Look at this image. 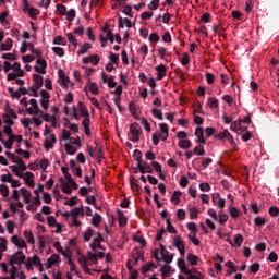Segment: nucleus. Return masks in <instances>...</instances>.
<instances>
[{
	"label": "nucleus",
	"mask_w": 279,
	"mask_h": 279,
	"mask_svg": "<svg viewBox=\"0 0 279 279\" xmlns=\"http://www.w3.org/2000/svg\"><path fill=\"white\" fill-rule=\"evenodd\" d=\"M27 260V256L23 254V251H17L15 254L9 256V265L11 267H19L21 269V265Z\"/></svg>",
	"instance_id": "obj_1"
},
{
	"label": "nucleus",
	"mask_w": 279,
	"mask_h": 279,
	"mask_svg": "<svg viewBox=\"0 0 279 279\" xmlns=\"http://www.w3.org/2000/svg\"><path fill=\"white\" fill-rule=\"evenodd\" d=\"M60 182L62 184L61 189L65 193V195H71L73 191H77V189H80V185L77 184V182H75V180L70 181V183H64V179L60 178Z\"/></svg>",
	"instance_id": "obj_2"
},
{
	"label": "nucleus",
	"mask_w": 279,
	"mask_h": 279,
	"mask_svg": "<svg viewBox=\"0 0 279 279\" xmlns=\"http://www.w3.org/2000/svg\"><path fill=\"white\" fill-rule=\"evenodd\" d=\"M141 129H138V122L132 123L130 125V141H132V143H138L141 141Z\"/></svg>",
	"instance_id": "obj_3"
},
{
	"label": "nucleus",
	"mask_w": 279,
	"mask_h": 279,
	"mask_svg": "<svg viewBox=\"0 0 279 279\" xmlns=\"http://www.w3.org/2000/svg\"><path fill=\"white\" fill-rule=\"evenodd\" d=\"M134 170H135L134 173H138V171L140 173H143V174L154 173V168H151V166L147 161L145 162L142 161V163H140L137 168H134Z\"/></svg>",
	"instance_id": "obj_4"
},
{
	"label": "nucleus",
	"mask_w": 279,
	"mask_h": 279,
	"mask_svg": "<svg viewBox=\"0 0 279 279\" xmlns=\"http://www.w3.org/2000/svg\"><path fill=\"white\" fill-rule=\"evenodd\" d=\"M41 99L40 105L44 110H49V99H51V95H49V92L41 89L40 90Z\"/></svg>",
	"instance_id": "obj_5"
},
{
	"label": "nucleus",
	"mask_w": 279,
	"mask_h": 279,
	"mask_svg": "<svg viewBox=\"0 0 279 279\" xmlns=\"http://www.w3.org/2000/svg\"><path fill=\"white\" fill-rule=\"evenodd\" d=\"M34 69L36 73H41V75H45V73H47V61H45L41 58H38Z\"/></svg>",
	"instance_id": "obj_6"
},
{
	"label": "nucleus",
	"mask_w": 279,
	"mask_h": 279,
	"mask_svg": "<svg viewBox=\"0 0 279 279\" xmlns=\"http://www.w3.org/2000/svg\"><path fill=\"white\" fill-rule=\"evenodd\" d=\"M211 201L218 206V208H220V210H223V208H226V199L221 198V195H219V193L213 194Z\"/></svg>",
	"instance_id": "obj_7"
},
{
	"label": "nucleus",
	"mask_w": 279,
	"mask_h": 279,
	"mask_svg": "<svg viewBox=\"0 0 279 279\" xmlns=\"http://www.w3.org/2000/svg\"><path fill=\"white\" fill-rule=\"evenodd\" d=\"M174 247L179 250L181 256H184L186 254V251L184 250V241H182L180 236L174 238Z\"/></svg>",
	"instance_id": "obj_8"
},
{
	"label": "nucleus",
	"mask_w": 279,
	"mask_h": 279,
	"mask_svg": "<svg viewBox=\"0 0 279 279\" xmlns=\"http://www.w3.org/2000/svg\"><path fill=\"white\" fill-rule=\"evenodd\" d=\"M155 71H157V80H163L167 76V66L165 64H159L155 68Z\"/></svg>",
	"instance_id": "obj_9"
},
{
	"label": "nucleus",
	"mask_w": 279,
	"mask_h": 279,
	"mask_svg": "<svg viewBox=\"0 0 279 279\" xmlns=\"http://www.w3.org/2000/svg\"><path fill=\"white\" fill-rule=\"evenodd\" d=\"M135 254L137 256H134L133 258H130L129 260H131V264L133 267H136V265H138V260H145V253H141L138 252V248L134 250Z\"/></svg>",
	"instance_id": "obj_10"
},
{
	"label": "nucleus",
	"mask_w": 279,
	"mask_h": 279,
	"mask_svg": "<svg viewBox=\"0 0 279 279\" xmlns=\"http://www.w3.org/2000/svg\"><path fill=\"white\" fill-rule=\"evenodd\" d=\"M118 27L119 29H123L124 27H128L129 29H132V21L128 17H119L118 19Z\"/></svg>",
	"instance_id": "obj_11"
},
{
	"label": "nucleus",
	"mask_w": 279,
	"mask_h": 279,
	"mask_svg": "<svg viewBox=\"0 0 279 279\" xmlns=\"http://www.w3.org/2000/svg\"><path fill=\"white\" fill-rule=\"evenodd\" d=\"M11 242L13 243V245H16V247H20V248L27 247V243H25V240L20 239L19 235H13L11 238Z\"/></svg>",
	"instance_id": "obj_12"
},
{
	"label": "nucleus",
	"mask_w": 279,
	"mask_h": 279,
	"mask_svg": "<svg viewBox=\"0 0 279 279\" xmlns=\"http://www.w3.org/2000/svg\"><path fill=\"white\" fill-rule=\"evenodd\" d=\"M60 255L58 254H53L51 255L46 263V267L47 269H51V267H53V265H56V263H60Z\"/></svg>",
	"instance_id": "obj_13"
},
{
	"label": "nucleus",
	"mask_w": 279,
	"mask_h": 279,
	"mask_svg": "<svg viewBox=\"0 0 279 279\" xmlns=\"http://www.w3.org/2000/svg\"><path fill=\"white\" fill-rule=\"evenodd\" d=\"M240 120L232 122L230 129L233 130V132H244L247 130V126H243Z\"/></svg>",
	"instance_id": "obj_14"
},
{
	"label": "nucleus",
	"mask_w": 279,
	"mask_h": 279,
	"mask_svg": "<svg viewBox=\"0 0 279 279\" xmlns=\"http://www.w3.org/2000/svg\"><path fill=\"white\" fill-rule=\"evenodd\" d=\"M117 215L120 228L128 226V218L125 217V214H123V210L117 209Z\"/></svg>",
	"instance_id": "obj_15"
},
{
	"label": "nucleus",
	"mask_w": 279,
	"mask_h": 279,
	"mask_svg": "<svg viewBox=\"0 0 279 279\" xmlns=\"http://www.w3.org/2000/svg\"><path fill=\"white\" fill-rule=\"evenodd\" d=\"M33 180H34V173L26 172L24 174L25 184H27V186H29L31 189H34V186L36 185Z\"/></svg>",
	"instance_id": "obj_16"
},
{
	"label": "nucleus",
	"mask_w": 279,
	"mask_h": 279,
	"mask_svg": "<svg viewBox=\"0 0 279 279\" xmlns=\"http://www.w3.org/2000/svg\"><path fill=\"white\" fill-rule=\"evenodd\" d=\"M33 80H34V88H43V82H44V78H43V75L40 74H34L33 75Z\"/></svg>",
	"instance_id": "obj_17"
},
{
	"label": "nucleus",
	"mask_w": 279,
	"mask_h": 279,
	"mask_svg": "<svg viewBox=\"0 0 279 279\" xmlns=\"http://www.w3.org/2000/svg\"><path fill=\"white\" fill-rule=\"evenodd\" d=\"M133 241L140 243L142 247H145V245H147V241L145 240L143 234H141V231H137V233L133 235Z\"/></svg>",
	"instance_id": "obj_18"
},
{
	"label": "nucleus",
	"mask_w": 279,
	"mask_h": 279,
	"mask_svg": "<svg viewBox=\"0 0 279 279\" xmlns=\"http://www.w3.org/2000/svg\"><path fill=\"white\" fill-rule=\"evenodd\" d=\"M12 38H7L4 43L0 45V51H10L12 50Z\"/></svg>",
	"instance_id": "obj_19"
},
{
	"label": "nucleus",
	"mask_w": 279,
	"mask_h": 279,
	"mask_svg": "<svg viewBox=\"0 0 279 279\" xmlns=\"http://www.w3.org/2000/svg\"><path fill=\"white\" fill-rule=\"evenodd\" d=\"M133 158L137 162L135 168H138L140 165H143V153L138 149H135L133 153Z\"/></svg>",
	"instance_id": "obj_20"
},
{
	"label": "nucleus",
	"mask_w": 279,
	"mask_h": 279,
	"mask_svg": "<svg viewBox=\"0 0 279 279\" xmlns=\"http://www.w3.org/2000/svg\"><path fill=\"white\" fill-rule=\"evenodd\" d=\"M177 265L182 274H189V268L186 267L184 258H179Z\"/></svg>",
	"instance_id": "obj_21"
},
{
	"label": "nucleus",
	"mask_w": 279,
	"mask_h": 279,
	"mask_svg": "<svg viewBox=\"0 0 279 279\" xmlns=\"http://www.w3.org/2000/svg\"><path fill=\"white\" fill-rule=\"evenodd\" d=\"M58 75H59L63 86H65V88H66V84H71V78H69V76H66V74L64 73V70H59Z\"/></svg>",
	"instance_id": "obj_22"
},
{
	"label": "nucleus",
	"mask_w": 279,
	"mask_h": 279,
	"mask_svg": "<svg viewBox=\"0 0 279 279\" xmlns=\"http://www.w3.org/2000/svg\"><path fill=\"white\" fill-rule=\"evenodd\" d=\"M130 185L132 191H136L137 193H141V185H138V180H136V178L134 177L130 178Z\"/></svg>",
	"instance_id": "obj_23"
},
{
	"label": "nucleus",
	"mask_w": 279,
	"mask_h": 279,
	"mask_svg": "<svg viewBox=\"0 0 279 279\" xmlns=\"http://www.w3.org/2000/svg\"><path fill=\"white\" fill-rule=\"evenodd\" d=\"M122 13L125 14V16H129V19H134V13L132 12V5L130 4H122Z\"/></svg>",
	"instance_id": "obj_24"
},
{
	"label": "nucleus",
	"mask_w": 279,
	"mask_h": 279,
	"mask_svg": "<svg viewBox=\"0 0 279 279\" xmlns=\"http://www.w3.org/2000/svg\"><path fill=\"white\" fill-rule=\"evenodd\" d=\"M160 271H161V275H162L165 278H170L171 272L173 271V269H172L171 266H169V265H163V266L160 268Z\"/></svg>",
	"instance_id": "obj_25"
},
{
	"label": "nucleus",
	"mask_w": 279,
	"mask_h": 279,
	"mask_svg": "<svg viewBox=\"0 0 279 279\" xmlns=\"http://www.w3.org/2000/svg\"><path fill=\"white\" fill-rule=\"evenodd\" d=\"M11 69L14 70V73H17L19 77H23L25 75V71H23V69H21V63H19V62L13 63Z\"/></svg>",
	"instance_id": "obj_26"
},
{
	"label": "nucleus",
	"mask_w": 279,
	"mask_h": 279,
	"mask_svg": "<svg viewBox=\"0 0 279 279\" xmlns=\"http://www.w3.org/2000/svg\"><path fill=\"white\" fill-rule=\"evenodd\" d=\"M0 142L4 145L5 149H12V146L14 145V135H11L7 142L3 138H0Z\"/></svg>",
	"instance_id": "obj_27"
},
{
	"label": "nucleus",
	"mask_w": 279,
	"mask_h": 279,
	"mask_svg": "<svg viewBox=\"0 0 279 279\" xmlns=\"http://www.w3.org/2000/svg\"><path fill=\"white\" fill-rule=\"evenodd\" d=\"M193 143L191 142V140H180L179 142V147L181 149H191Z\"/></svg>",
	"instance_id": "obj_28"
},
{
	"label": "nucleus",
	"mask_w": 279,
	"mask_h": 279,
	"mask_svg": "<svg viewBox=\"0 0 279 279\" xmlns=\"http://www.w3.org/2000/svg\"><path fill=\"white\" fill-rule=\"evenodd\" d=\"M78 109H80L81 116L85 117V119L90 117V113H88V108L84 106V102L82 101L78 102Z\"/></svg>",
	"instance_id": "obj_29"
},
{
	"label": "nucleus",
	"mask_w": 279,
	"mask_h": 279,
	"mask_svg": "<svg viewBox=\"0 0 279 279\" xmlns=\"http://www.w3.org/2000/svg\"><path fill=\"white\" fill-rule=\"evenodd\" d=\"M215 138H219V141H223V138H232V134L228 130H225L215 135Z\"/></svg>",
	"instance_id": "obj_30"
},
{
	"label": "nucleus",
	"mask_w": 279,
	"mask_h": 279,
	"mask_svg": "<svg viewBox=\"0 0 279 279\" xmlns=\"http://www.w3.org/2000/svg\"><path fill=\"white\" fill-rule=\"evenodd\" d=\"M44 121H46L47 123H51L52 128H56L57 125V119L56 116H51L49 113L45 114Z\"/></svg>",
	"instance_id": "obj_31"
},
{
	"label": "nucleus",
	"mask_w": 279,
	"mask_h": 279,
	"mask_svg": "<svg viewBox=\"0 0 279 279\" xmlns=\"http://www.w3.org/2000/svg\"><path fill=\"white\" fill-rule=\"evenodd\" d=\"M24 238L31 245H34L36 243V240L34 239V233H32V231H24Z\"/></svg>",
	"instance_id": "obj_32"
},
{
	"label": "nucleus",
	"mask_w": 279,
	"mask_h": 279,
	"mask_svg": "<svg viewBox=\"0 0 279 279\" xmlns=\"http://www.w3.org/2000/svg\"><path fill=\"white\" fill-rule=\"evenodd\" d=\"M162 262L167 263V265L173 263V254L168 253V254L161 255L160 263H162Z\"/></svg>",
	"instance_id": "obj_33"
},
{
	"label": "nucleus",
	"mask_w": 279,
	"mask_h": 279,
	"mask_svg": "<svg viewBox=\"0 0 279 279\" xmlns=\"http://www.w3.org/2000/svg\"><path fill=\"white\" fill-rule=\"evenodd\" d=\"M220 226H225L228 222L229 216L225 214L223 210H220L218 214Z\"/></svg>",
	"instance_id": "obj_34"
},
{
	"label": "nucleus",
	"mask_w": 279,
	"mask_h": 279,
	"mask_svg": "<svg viewBox=\"0 0 279 279\" xmlns=\"http://www.w3.org/2000/svg\"><path fill=\"white\" fill-rule=\"evenodd\" d=\"M64 147L66 154H69L70 156H73L77 153V148H75V146H73L71 143H66Z\"/></svg>",
	"instance_id": "obj_35"
},
{
	"label": "nucleus",
	"mask_w": 279,
	"mask_h": 279,
	"mask_svg": "<svg viewBox=\"0 0 279 279\" xmlns=\"http://www.w3.org/2000/svg\"><path fill=\"white\" fill-rule=\"evenodd\" d=\"M92 223L95 226V228H99V226H101V215L95 214L92 217Z\"/></svg>",
	"instance_id": "obj_36"
},
{
	"label": "nucleus",
	"mask_w": 279,
	"mask_h": 279,
	"mask_svg": "<svg viewBox=\"0 0 279 279\" xmlns=\"http://www.w3.org/2000/svg\"><path fill=\"white\" fill-rule=\"evenodd\" d=\"M186 258L192 266L197 265V262L199 260V257H197V255H193L191 253L187 254Z\"/></svg>",
	"instance_id": "obj_37"
},
{
	"label": "nucleus",
	"mask_w": 279,
	"mask_h": 279,
	"mask_svg": "<svg viewBox=\"0 0 279 279\" xmlns=\"http://www.w3.org/2000/svg\"><path fill=\"white\" fill-rule=\"evenodd\" d=\"M180 197H182V192L174 191L171 196V202H173V204H180Z\"/></svg>",
	"instance_id": "obj_38"
},
{
	"label": "nucleus",
	"mask_w": 279,
	"mask_h": 279,
	"mask_svg": "<svg viewBox=\"0 0 279 279\" xmlns=\"http://www.w3.org/2000/svg\"><path fill=\"white\" fill-rule=\"evenodd\" d=\"M193 154H195V156H206V150H204V146L198 145L193 149Z\"/></svg>",
	"instance_id": "obj_39"
},
{
	"label": "nucleus",
	"mask_w": 279,
	"mask_h": 279,
	"mask_svg": "<svg viewBox=\"0 0 279 279\" xmlns=\"http://www.w3.org/2000/svg\"><path fill=\"white\" fill-rule=\"evenodd\" d=\"M53 45H62L63 47H66V38L62 36H57L53 39Z\"/></svg>",
	"instance_id": "obj_40"
},
{
	"label": "nucleus",
	"mask_w": 279,
	"mask_h": 279,
	"mask_svg": "<svg viewBox=\"0 0 279 279\" xmlns=\"http://www.w3.org/2000/svg\"><path fill=\"white\" fill-rule=\"evenodd\" d=\"M88 49H90V44L88 43L83 44L81 49L77 51V56H84V53L88 52Z\"/></svg>",
	"instance_id": "obj_41"
},
{
	"label": "nucleus",
	"mask_w": 279,
	"mask_h": 279,
	"mask_svg": "<svg viewBox=\"0 0 279 279\" xmlns=\"http://www.w3.org/2000/svg\"><path fill=\"white\" fill-rule=\"evenodd\" d=\"M14 163L17 165V169H20V171H27V166L23 159L19 158L17 160H14Z\"/></svg>",
	"instance_id": "obj_42"
},
{
	"label": "nucleus",
	"mask_w": 279,
	"mask_h": 279,
	"mask_svg": "<svg viewBox=\"0 0 279 279\" xmlns=\"http://www.w3.org/2000/svg\"><path fill=\"white\" fill-rule=\"evenodd\" d=\"M66 36H68L69 43L73 45L74 49H77V38H75L73 33H68Z\"/></svg>",
	"instance_id": "obj_43"
},
{
	"label": "nucleus",
	"mask_w": 279,
	"mask_h": 279,
	"mask_svg": "<svg viewBox=\"0 0 279 279\" xmlns=\"http://www.w3.org/2000/svg\"><path fill=\"white\" fill-rule=\"evenodd\" d=\"M20 193H22V196L24 197L25 202H29L31 197H32V192L27 191V189L22 187L20 190Z\"/></svg>",
	"instance_id": "obj_44"
},
{
	"label": "nucleus",
	"mask_w": 279,
	"mask_h": 279,
	"mask_svg": "<svg viewBox=\"0 0 279 279\" xmlns=\"http://www.w3.org/2000/svg\"><path fill=\"white\" fill-rule=\"evenodd\" d=\"M166 223H167V230L170 234H178V230L175 229V227H173V225H171V220L167 219Z\"/></svg>",
	"instance_id": "obj_45"
},
{
	"label": "nucleus",
	"mask_w": 279,
	"mask_h": 279,
	"mask_svg": "<svg viewBox=\"0 0 279 279\" xmlns=\"http://www.w3.org/2000/svg\"><path fill=\"white\" fill-rule=\"evenodd\" d=\"M19 266H12V268L11 269H9V272L8 274H10V279H16V276H17V274H19Z\"/></svg>",
	"instance_id": "obj_46"
},
{
	"label": "nucleus",
	"mask_w": 279,
	"mask_h": 279,
	"mask_svg": "<svg viewBox=\"0 0 279 279\" xmlns=\"http://www.w3.org/2000/svg\"><path fill=\"white\" fill-rule=\"evenodd\" d=\"M88 86L93 95H99V87H97V83L89 82Z\"/></svg>",
	"instance_id": "obj_47"
},
{
	"label": "nucleus",
	"mask_w": 279,
	"mask_h": 279,
	"mask_svg": "<svg viewBox=\"0 0 279 279\" xmlns=\"http://www.w3.org/2000/svg\"><path fill=\"white\" fill-rule=\"evenodd\" d=\"M66 15V21H75V16H76V13H75V9H70L69 11H66L65 13Z\"/></svg>",
	"instance_id": "obj_48"
},
{
	"label": "nucleus",
	"mask_w": 279,
	"mask_h": 279,
	"mask_svg": "<svg viewBox=\"0 0 279 279\" xmlns=\"http://www.w3.org/2000/svg\"><path fill=\"white\" fill-rule=\"evenodd\" d=\"M88 260H90V263H93L94 265H97V263H99L97 259V253L88 252L87 262Z\"/></svg>",
	"instance_id": "obj_49"
},
{
	"label": "nucleus",
	"mask_w": 279,
	"mask_h": 279,
	"mask_svg": "<svg viewBox=\"0 0 279 279\" xmlns=\"http://www.w3.org/2000/svg\"><path fill=\"white\" fill-rule=\"evenodd\" d=\"M5 112L11 119H19V116L14 112V109L10 108V106L5 107Z\"/></svg>",
	"instance_id": "obj_50"
},
{
	"label": "nucleus",
	"mask_w": 279,
	"mask_h": 279,
	"mask_svg": "<svg viewBox=\"0 0 279 279\" xmlns=\"http://www.w3.org/2000/svg\"><path fill=\"white\" fill-rule=\"evenodd\" d=\"M151 114H153V117H155V119H158L159 121H162V119H163V117H162V110L153 109V110H151Z\"/></svg>",
	"instance_id": "obj_51"
},
{
	"label": "nucleus",
	"mask_w": 279,
	"mask_h": 279,
	"mask_svg": "<svg viewBox=\"0 0 279 279\" xmlns=\"http://www.w3.org/2000/svg\"><path fill=\"white\" fill-rule=\"evenodd\" d=\"M208 106L211 109L219 108V100L217 98H209Z\"/></svg>",
	"instance_id": "obj_52"
},
{
	"label": "nucleus",
	"mask_w": 279,
	"mask_h": 279,
	"mask_svg": "<svg viewBox=\"0 0 279 279\" xmlns=\"http://www.w3.org/2000/svg\"><path fill=\"white\" fill-rule=\"evenodd\" d=\"M56 8L59 14H61V16L66 15V7L64 4L58 3Z\"/></svg>",
	"instance_id": "obj_53"
},
{
	"label": "nucleus",
	"mask_w": 279,
	"mask_h": 279,
	"mask_svg": "<svg viewBox=\"0 0 279 279\" xmlns=\"http://www.w3.org/2000/svg\"><path fill=\"white\" fill-rule=\"evenodd\" d=\"M101 60V58H99L98 54H92L89 56V62L92 64H94V66H97V64H99V61Z\"/></svg>",
	"instance_id": "obj_54"
},
{
	"label": "nucleus",
	"mask_w": 279,
	"mask_h": 279,
	"mask_svg": "<svg viewBox=\"0 0 279 279\" xmlns=\"http://www.w3.org/2000/svg\"><path fill=\"white\" fill-rule=\"evenodd\" d=\"M138 52L144 56V59L147 58V53H149V47H147V44L142 45Z\"/></svg>",
	"instance_id": "obj_55"
},
{
	"label": "nucleus",
	"mask_w": 279,
	"mask_h": 279,
	"mask_svg": "<svg viewBox=\"0 0 279 279\" xmlns=\"http://www.w3.org/2000/svg\"><path fill=\"white\" fill-rule=\"evenodd\" d=\"M2 119L7 125H14V120L11 119L10 114L3 113Z\"/></svg>",
	"instance_id": "obj_56"
},
{
	"label": "nucleus",
	"mask_w": 279,
	"mask_h": 279,
	"mask_svg": "<svg viewBox=\"0 0 279 279\" xmlns=\"http://www.w3.org/2000/svg\"><path fill=\"white\" fill-rule=\"evenodd\" d=\"M72 215L74 217H80V215L84 216V207H75L72 209Z\"/></svg>",
	"instance_id": "obj_57"
},
{
	"label": "nucleus",
	"mask_w": 279,
	"mask_h": 279,
	"mask_svg": "<svg viewBox=\"0 0 279 279\" xmlns=\"http://www.w3.org/2000/svg\"><path fill=\"white\" fill-rule=\"evenodd\" d=\"M160 5V0H153L148 5V10H158Z\"/></svg>",
	"instance_id": "obj_58"
},
{
	"label": "nucleus",
	"mask_w": 279,
	"mask_h": 279,
	"mask_svg": "<svg viewBox=\"0 0 279 279\" xmlns=\"http://www.w3.org/2000/svg\"><path fill=\"white\" fill-rule=\"evenodd\" d=\"M229 213H230L232 219H239L240 213L236 207H230Z\"/></svg>",
	"instance_id": "obj_59"
},
{
	"label": "nucleus",
	"mask_w": 279,
	"mask_h": 279,
	"mask_svg": "<svg viewBox=\"0 0 279 279\" xmlns=\"http://www.w3.org/2000/svg\"><path fill=\"white\" fill-rule=\"evenodd\" d=\"M254 223L260 228V226H265V223H267V220L264 217H256Z\"/></svg>",
	"instance_id": "obj_60"
},
{
	"label": "nucleus",
	"mask_w": 279,
	"mask_h": 279,
	"mask_svg": "<svg viewBox=\"0 0 279 279\" xmlns=\"http://www.w3.org/2000/svg\"><path fill=\"white\" fill-rule=\"evenodd\" d=\"M197 215H199V210L196 207L190 208V218L197 219Z\"/></svg>",
	"instance_id": "obj_61"
},
{
	"label": "nucleus",
	"mask_w": 279,
	"mask_h": 279,
	"mask_svg": "<svg viewBox=\"0 0 279 279\" xmlns=\"http://www.w3.org/2000/svg\"><path fill=\"white\" fill-rule=\"evenodd\" d=\"M52 51H53V53H56V56H59V58L64 57V49L63 48L52 47Z\"/></svg>",
	"instance_id": "obj_62"
},
{
	"label": "nucleus",
	"mask_w": 279,
	"mask_h": 279,
	"mask_svg": "<svg viewBox=\"0 0 279 279\" xmlns=\"http://www.w3.org/2000/svg\"><path fill=\"white\" fill-rule=\"evenodd\" d=\"M28 14H29L31 19L36 20L38 14H40V11H38V9L31 8V10H28Z\"/></svg>",
	"instance_id": "obj_63"
},
{
	"label": "nucleus",
	"mask_w": 279,
	"mask_h": 279,
	"mask_svg": "<svg viewBox=\"0 0 279 279\" xmlns=\"http://www.w3.org/2000/svg\"><path fill=\"white\" fill-rule=\"evenodd\" d=\"M39 167L43 169V171H47V167H49V159H41L39 162Z\"/></svg>",
	"instance_id": "obj_64"
}]
</instances>
